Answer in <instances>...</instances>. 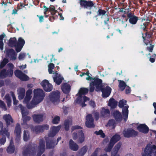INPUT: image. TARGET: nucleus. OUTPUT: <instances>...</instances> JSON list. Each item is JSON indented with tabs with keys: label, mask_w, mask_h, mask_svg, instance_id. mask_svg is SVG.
Returning <instances> with one entry per match:
<instances>
[{
	"label": "nucleus",
	"mask_w": 156,
	"mask_h": 156,
	"mask_svg": "<svg viewBox=\"0 0 156 156\" xmlns=\"http://www.w3.org/2000/svg\"><path fill=\"white\" fill-rule=\"evenodd\" d=\"M62 89L63 92L66 94L69 93L71 89V87L69 84L65 83L62 85Z\"/></svg>",
	"instance_id": "21"
},
{
	"label": "nucleus",
	"mask_w": 156,
	"mask_h": 156,
	"mask_svg": "<svg viewBox=\"0 0 156 156\" xmlns=\"http://www.w3.org/2000/svg\"><path fill=\"white\" fill-rule=\"evenodd\" d=\"M86 125L87 127L91 128L94 127L93 123L94 119L91 115H88L86 116Z\"/></svg>",
	"instance_id": "11"
},
{
	"label": "nucleus",
	"mask_w": 156,
	"mask_h": 156,
	"mask_svg": "<svg viewBox=\"0 0 156 156\" xmlns=\"http://www.w3.org/2000/svg\"><path fill=\"white\" fill-rule=\"evenodd\" d=\"M49 128L48 125H46L42 126H38L35 127L33 131L36 133L43 132L44 130L48 129Z\"/></svg>",
	"instance_id": "16"
},
{
	"label": "nucleus",
	"mask_w": 156,
	"mask_h": 156,
	"mask_svg": "<svg viewBox=\"0 0 156 156\" xmlns=\"http://www.w3.org/2000/svg\"><path fill=\"white\" fill-rule=\"evenodd\" d=\"M137 129L139 131L144 133H147L149 130L147 126L144 124H140L137 126Z\"/></svg>",
	"instance_id": "17"
},
{
	"label": "nucleus",
	"mask_w": 156,
	"mask_h": 156,
	"mask_svg": "<svg viewBox=\"0 0 156 156\" xmlns=\"http://www.w3.org/2000/svg\"><path fill=\"white\" fill-rule=\"evenodd\" d=\"M119 89L121 90L122 91L124 90L125 88L126 87V85L123 81L119 80Z\"/></svg>",
	"instance_id": "33"
},
{
	"label": "nucleus",
	"mask_w": 156,
	"mask_h": 156,
	"mask_svg": "<svg viewBox=\"0 0 156 156\" xmlns=\"http://www.w3.org/2000/svg\"><path fill=\"white\" fill-rule=\"evenodd\" d=\"M14 151V147L11 144H10L7 149V152L9 153H11L13 152Z\"/></svg>",
	"instance_id": "41"
},
{
	"label": "nucleus",
	"mask_w": 156,
	"mask_h": 156,
	"mask_svg": "<svg viewBox=\"0 0 156 156\" xmlns=\"http://www.w3.org/2000/svg\"><path fill=\"white\" fill-rule=\"evenodd\" d=\"M34 152V151L33 149L31 150V151H30V153L29 151H27V153L29 154L30 156H33Z\"/></svg>",
	"instance_id": "58"
},
{
	"label": "nucleus",
	"mask_w": 156,
	"mask_h": 156,
	"mask_svg": "<svg viewBox=\"0 0 156 156\" xmlns=\"http://www.w3.org/2000/svg\"><path fill=\"white\" fill-rule=\"evenodd\" d=\"M117 103V101L114 99L111 98L109 100L108 105L112 108H114L116 107Z\"/></svg>",
	"instance_id": "27"
},
{
	"label": "nucleus",
	"mask_w": 156,
	"mask_h": 156,
	"mask_svg": "<svg viewBox=\"0 0 156 156\" xmlns=\"http://www.w3.org/2000/svg\"><path fill=\"white\" fill-rule=\"evenodd\" d=\"M19 106L21 109L23 119L24 120L26 118V116H27V115L28 114V112L25 108H24L23 106L22 105H20Z\"/></svg>",
	"instance_id": "24"
},
{
	"label": "nucleus",
	"mask_w": 156,
	"mask_h": 156,
	"mask_svg": "<svg viewBox=\"0 0 156 156\" xmlns=\"http://www.w3.org/2000/svg\"><path fill=\"white\" fill-rule=\"evenodd\" d=\"M25 43L24 40L21 37H20L18 40V46L16 47V51L18 52L20 51Z\"/></svg>",
	"instance_id": "15"
},
{
	"label": "nucleus",
	"mask_w": 156,
	"mask_h": 156,
	"mask_svg": "<svg viewBox=\"0 0 156 156\" xmlns=\"http://www.w3.org/2000/svg\"><path fill=\"white\" fill-rule=\"evenodd\" d=\"M126 93L127 94H129L131 90L128 86H126Z\"/></svg>",
	"instance_id": "57"
},
{
	"label": "nucleus",
	"mask_w": 156,
	"mask_h": 156,
	"mask_svg": "<svg viewBox=\"0 0 156 156\" xmlns=\"http://www.w3.org/2000/svg\"><path fill=\"white\" fill-rule=\"evenodd\" d=\"M16 38L13 37L11 38L9 40V45L12 47L15 46L16 48V47L18 46V44L16 43Z\"/></svg>",
	"instance_id": "30"
},
{
	"label": "nucleus",
	"mask_w": 156,
	"mask_h": 156,
	"mask_svg": "<svg viewBox=\"0 0 156 156\" xmlns=\"http://www.w3.org/2000/svg\"><path fill=\"white\" fill-rule=\"evenodd\" d=\"M29 138V135L28 132L24 131L23 134V139L24 141H27Z\"/></svg>",
	"instance_id": "43"
},
{
	"label": "nucleus",
	"mask_w": 156,
	"mask_h": 156,
	"mask_svg": "<svg viewBox=\"0 0 156 156\" xmlns=\"http://www.w3.org/2000/svg\"><path fill=\"white\" fill-rule=\"evenodd\" d=\"M89 105L92 107L94 108L95 106V104L94 102L93 101H90L89 102Z\"/></svg>",
	"instance_id": "56"
},
{
	"label": "nucleus",
	"mask_w": 156,
	"mask_h": 156,
	"mask_svg": "<svg viewBox=\"0 0 156 156\" xmlns=\"http://www.w3.org/2000/svg\"><path fill=\"white\" fill-rule=\"evenodd\" d=\"M53 78L54 81L56 84L58 85H59L62 82L63 78L60 74H58L56 72L53 73Z\"/></svg>",
	"instance_id": "12"
},
{
	"label": "nucleus",
	"mask_w": 156,
	"mask_h": 156,
	"mask_svg": "<svg viewBox=\"0 0 156 156\" xmlns=\"http://www.w3.org/2000/svg\"><path fill=\"white\" fill-rule=\"evenodd\" d=\"M124 136L126 137H129L137 135L138 133L132 129H125L123 132Z\"/></svg>",
	"instance_id": "9"
},
{
	"label": "nucleus",
	"mask_w": 156,
	"mask_h": 156,
	"mask_svg": "<svg viewBox=\"0 0 156 156\" xmlns=\"http://www.w3.org/2000/svg\"><path fill=\"white\" fill-rule=\"evenodd\" d=\"M87 80H91V82L90 85V91L92 92L95 89L96 91H98L101 90L102 92V96L104 98H107L110 95L111 88L109 87H106L105 88L102 89L101 83L102 80L99 79H92L90 76L86 78Z\"/></svg>",
	"instance_id": "2"
},
{
	"label": "nucleus",
	"mask_w": 156,
	"mask_h": 156,
	"mask_svg": "<svg viewBox=\"0 0 156 156\" xmlns=\"http://www.w3.org/2000/svg\"><path fill=\"white\" fill-rule=\"evenodd\" d=\"M20 79L23 81H27L29 79V77L26 75L23 74Z\"/></svg>",
	"instance_id": "47"
},
{
	"label": "nucleus",
	"mask_w": 156,
	"mask_h": 156,
	"mask_svg": "<svg viewBox=\"0 0 156 156\" xmlns=\"http://www.w3.org/2000/svg\"><path fill=\"white\" fill-rule=\"evenodd\" d=\"M8 62V60L6 58H4L3 61L1 62L0 65V68H2Z\"/></svg>",
	"instance_id": "42"
},
{
	"label": "nucleus",
	"mask_w": 156,
	"mask_h": 156,
	"mask_svg": "<svg viewBox=\"0 0 156 156\" xmlns=\"http://www.w3.org/2000/svg\"><path fill=\"white\" fill-rule=\"evenodd\" d=\"M60 93L58 91L52 92L48 97V99L54 104H56L59 101Z\"/></svg>",
	"instance_id": "7"
},
{
	"label": "nucleus",
	"mask_w": 156,
	"mask_h": 156,
	"mask_svg": "<svg viewBox=\"0 0 156 156\" xmlns=\"http://www.w3.org/2000/svg\"><path fill=\"white\" fill-rule=\"evenodd\" d=\"M11 93L12 97L13 99L14 104V105H17L18 103V101L17 100H16L15 95L13 93L11 92Z\"/></svg>",
	"instance_id": "51"
},
{
	"label": "nucleus",
	"mask_w": 156,
	"mask_h": 156,
	"mask_svg": "<svg viewBox=\"0 0 156 156\" xmlns=\"http://www.w3.org/2000/svg\"><path fill=\"white\" fill-rule=\"evenodd\" d=\"M69 145L70 148L73 151H76L78 149V145L72 140H70L69 141Z\"/></svg>",
	"instance_id": "25"
},
{
	"label": "nucleus",
	"mask_w": 156,
	"mask_h": 156,
	"mask_svg": "<svg viewBox=\"0 0 156 156\" xmlns=\"http://www.w3.org/2000/svg\"><path fill=\"white\" fill-rule=\"evenodd\" d=\"M41 85L44 90L46 91H50L52 89V85L47 80H45L42 81L41 83Z\"/></svg>",
	"instance_id": "10"
},
{
	"label": "nucleus",
	"mask_w": 156,
	"mask_h": 156,
	"mask_svg": "<svg viewBox=\"0 0 156 156\" xmlns=\"http://www.w3.org/2000/svg\"><path fill=\"white\" fill-rule=\"evenodd\" d=\"M121 144L120 143H118L115 147L112 152H114L115 154H117V152L119 150L121 146Z\"/></svg>",
	"instance_id": "37"
},
{
	"label": "nucleus",
	"mask_w": 156,
	"mask_h": 156,
	"mask_svg": "<svg viewBox=\"0 0 156 156\" xmlns=\"http://www.w3.org/2000/svg\"><path fill=\"white\" fill-rule=\"evenodd\" d=\"M6 141L5 138H2L0 139V144L1 145H3Z\"/></svg>",
	"instance_id": "55"
},
{
	"label": "nucleus",
	"mask_w": 156,
	"mask_h": 156,
	"mask_svg": "<svg viewBox=\"0 0 156 156\" xmlns=\"http://www.w3.org/2000/svg\"><path fill=\"white\" fill-rule=\"evenodd\" d=\"M154 46L153 45H150V47H147V49L150 52H152V50L153 49Z\"/></svg>",
	"instance_id": "60"
},
{
	"label": "nucleus",
	"mask_w": 156,
	"mask_h": 156,
	"mask_svg": "<svg viewBox=\"0 0 156 156\" xmlns=\"http://www.w3.org/2000/svg\"><path fill=\"white\" fill-rule=\"evenodd\" d=\"M8 66L10 68V69L8 71L6 72V70L4 69L0 72V76L2 78H4L7 77H11L13 73V70L12 69L13 68V65L9 63L8 65Z\"/></svg>",
	"instance_id": "6"
},
{
	"label": "nucleus",
	"mask_w": 156,
	"mask_h": 156,
	"mask_svg": "<svg viewBox=\"0 0 156 156\" xmlns=\"http://www.w3.org/2000/svg\"><path fill=\"white\" fill-rule=\"evenodd\" d=\"M5 98L7 101L8 106H10L11 105V100L9 95V94H6Z\"/></svg>",
	"instance_id": "38"
},
{
	"label": "nucleus",
	"mask_w": 156,
	"mask_h": 156,
	"mask_svg": "<svg viewBox=\"0 0 156 156\" xmlns=\"http://www.w3.org/2000/svg\"><path fill=\"white\" fill-rule=\"evenodd\" d=\"M87 149V147L86 146L83 147L80 150L79 154L80 156H83L86 153Z\"/></svg>",
	"instance_id": "36"
},
{
	"label": "nucleus",
	"mask_w": 156,
	"mask_h": 156,
	"mask_svg": "<svg viewBox=\"0 0 156 156\" xmlns=\"http://www.w3.org/2000/svg\"><path fill=\"white\" fill-rule=\"evenodd\" d=\"M21 129L19 124H17L15 130V133L16 135V139L19 140L20 136Z\"/></svg>",
	"instance_id": "23"
},
{
	"label": "nucleus",
	"mask_w": 156,
	"mask_h": 156,
	"mask_svg": "<svg viewBox=\"0 0 156 156\" xmlns=\"http://www.w3.org/2000/svg\"><path fill=\"white\" fill-rule=\"evenodd\" d=\"M126 101L125 100H120L119 104V106L120 108H122V113L123 115L126 118H127L128 114V108L129 106L126 105Z\"/></svg>",
	"instance_id": "8"
},
{
	"label": "nucleus",
	"mask_w": 156,
	"mask_h": 156,
	"mask_svg": "<svg viewBox=\"0 0 156 156\" xmlns=\"http://www.w3.org/2000/svg\"><path fill=\"white\" fill-rule=\"evenodd\" d=\"M78 142L80 143H82L85 140V137L84 133L82 131H81L79 133L78 136Z\"/></svg>",
	"instance_id": "29"
},
{
	"label": "nucleus",
	"mask_w": 156,
	"mask_h": 156,
	"mask_svg": "<svg viewBox=\"0 0 156 156\" xmlns=\"http://www.w3.org/2000/svg\"><path fill=\"white\" fill-rule=\"evenodd\" d=\"M2 123L0 121V134L3 136H5L8 138H9L10 135L9 133L5 129H3Z\"/></svg>",
	"instance_id": "18"
},
{
	"label": "nucleus",
	"mask_w": 156,
	"mask_h": 156,
	"mask_svg": "<svg viewBox=\"0 0 156 156\" xmlns=\"http://www.w3.org/2000/svg\"><path fill=\"white\" fill-rule=\"evenodd\" d=\"M114 115L115 119L118 121H119L122 118L121 113L119 111H116L114 113Z\"/></svg>",
	"instance_id": "35"
},
{
	"label": "nucleus",
	"mask_w": 156,
	"mask_h": 156,
	"mask_svg": "<svg viewBox=\"0 0 156 156\" xmlns=\"http://www.w3.org/2000/svg\"><path fill=\"white\" fill-rule=\"evenodd\" d=\"M95 133L97 135H100V137L102 138H104L105 136V133L101 130H100L99 131H95Z\"/></svg>",
	"instance_id": "39"
},
{
	"label": "nucleus",
	"mask_w": 156,
	"mask_h": 156,
	"mask_svg": "<svg viewBox=\"0 0 156 156\" xmlns=\"http://www.w3.org/2000/svg\"><path fill=\"white\" fill-rule=\"evenodd\" d=\"M7 55L11 60H15L16 58L17 54L14 50L9 49L6 51Z\"/></svg>",
	"instance_id": "14"
},
{
	"label": "nucleus",
	"mask_w": 156,
	"mask_h": 156,
	"mask_svg": "<svg viewBox=\"0 0 156 156\" xmlns=\"http://www.w3.org/2000/svg\"><path fill=\"white\" fill-rule=\"evenodd\" d=\"M78 135L76 133H74L73 134V138L74 140H76L78 138Z\"/></svg>",
	"instance_id": "59"
},
{
	"label": "nucleus",
	"mask_w": 156,
	"mask_h": 156,
	"mask_svg": "<svg viewBox=\"0 0 156 156\" xmlns=\"http://www.w3.org/2000/svg\"><path fill=\"white\" fill-rule=\"evenodd\" d=\"M48 10L52 12L54 14L55 12L56 11L55 9V7L54 6H51L48 8Z\"/></svg>",
	"instance_id": "53"
},
{
	"label": "nucleus",
	"mask_w": 156,
	"mask_h": 156,
	"mask_svg": "<svg viewBox=\"0 0 156 156\" xmlns=\"http://www.w3.org/2000/svg\"><path fill=\"white\" fill-rule=\"evenodd\" d=\"M71 124V121H66L65 123V129L66 130H68L69 128V125Z\"/></svg>",
	"instance_id": "46"
},
{
	"label": "nucleus",
	"mask_w": 156,
	"mask_h": 156,
	"mask_svg": "<svg viewBox=\"0 0 156 156\" xmlns=\"http://www.w3.org/2000/svg\"><path fill=\"white\" fill-rule=\"evenodd\" d=\"M88 89L87 88H82L80 90L78 93L77 94V95H79V98H78L76 101V102L77 103L80 104L82 107H83L86 106V105L84 103L89 100V98L85 96H84L83 98H81V100L80 101L79 99L81 98V95L82 94H86L88 93Z\"/></svg>",
	"instance_id": "4"
},
{
	"label": "nucleus",
	"mask_w": 156,
	"mask_h": 156,
	"mask_svg": "<svg viewBox=\"0 0 156 156\" xmlns=\"http://www.w3.org/2000/svg\"><path fill=\"white\" fill-rule=\"evenodd\" d=\"M153 105L154 107V108L155 109V110L154 111V113L156 115V103L154 102L153 104Z\"/></svg>",
	"instance_id": "63"
},
{
	"label": "nucleus",
	"mask_w": 156,
	"mask_h": 156,
	"mask_svg": "<svg viewBox=\"0 0 156 156\" xmlns=\"http://www.w3.org/2000/svg\"><path fill=\"white\" fill-rule=\"evenodd\" d=\"M4 119L5 120L8 126L11 123L13 122V120L11 116L9 115H6L3 117Z\"/></svg>",
	"instance_id": "26"
},
{
	"label": "nucleus",
	"mask_w": 156,
	"mask_h": 156,
	"mask_svg": "<svg viewBox=\"0 0 156 156\" xmlns=\"http://www.w3.org/2000/svg\"><path fill=\"white\" fill-rule=\"evenodd\" d=\"M34 96L31 101L32 98V90L29 89L26 93V96L23 101L24 104L26 105L28 109H31L37 104L41 102L45 96L43 90L41 89H37L34 90Z\"/></svg>",
	"instance_id": "1"
},
{
	"label": "nucleus",
	"mask_w": 156,
	"mask_h": 156,
	"mask_svg": "<svg viewBox=\"0 0 156 156\" xmlns=\"http://www.w3.org/2000/svg\"><path fill=\"white\" fill-rule=\"evenodd\" d=\"M33 118L34 121L36 122H39L43 120V116L42 115H34Z\"/></svg>",
	"instance_id": "28"
},
{
	"label": "nucleus",
	"mask_w": 156,
	"mask_h": 156,
	"mask_svg": "<svg viewBox=\"0 0 156 156\" xmlns=\"http://www.w3.org/2000/svg\"><path fill=\"white\" fill-rule=\"evenodd\" d=\"M0 106H1L2 108H3L4 110H6V108L5 105V104L4 102L1 100H0Z\"/></svg>",
	"instance_id": "52"
},
{
	"label": "nucleus",
	"mask_w": 156,
	"mask_h": 156,
	"mask_svg": "<svg viewBox=\"0 0 156 156\" xmlns=\"http://www.w3.org/2000/svg\"><path fill=\"white\" fill-rule=\"evenodd\" d=\"M15 76L19 78V79L21 78V77L23 74L21 71L19 70H16L14 72Z\"/></svg>",
	"instance_id": "40"
},
{
	"label": "nucleus",
	"mask_w": 156,
	"mask_h": 156,
	"mask_svg": "<svg viewBox=\"0 0 156 156\" xmlns=\"http://www.w3.org/2000/svg\"><path fill=\"white\" fill-rule=\"evenodd\" d=\"M115 123V121L113 120H111L109 121L106 126H107L110 127L112 128L114 127V126Z\"/></svg>",
	"instance_id": "45"
},
{
	"label": "nucleus",
	"mask_w": 156,
	"mask_h": 156,
	"mask_svg": "<svg viewBox=\"0 0 156 156\" xmlns=\"http://www.w3.org/2000/svg\"><path fill=\"white\" fill-rule=\"evenodd\" d=\"M98 12L99 13V15H103L105 14L106 12L105 11L101 9L99 10Z\"/></svg>",
	"instance_id": "54"
},
{
	"label": "nucleus",
	"mask_w": 156,
	"mask_h": 156,
	"mask_svg": "<svg viewBox=\"0 0 156 156\" xmlns=\"http://www.w3.org/2000/svg\"><path fill=\"white\" fill-rule=\"evenodd\" d=\"M111 156H120L117 154H115L114 152H112V153Z\"/></svg>",
	"instance_id": "64"
},
{
	"label": "nucleus",
	"mask_w": 156,
	"mask_h": 156,
	"mask_svg": "<svg viewBox=\"0 0 156 156\" xmlns=\"http://www.w3.org/2000/svg\"><path fill=\"white\" fill-rule=\"evenodd\" d=\"M39 151L41 152V153L37 155V156H40L41 154L44 151V144L43 141H40V145L38 147Z\"/></svg>",
	"instance_id": "32"
},
{
	"label": "nucleus",
	"mask_w": 156,
	"mask_h": 156,
	"mask_svg": "<svg viewBox=\"0 0 156 156\" xmlns=\"http://www.w3.org/2000/svg\"><path fill=\"white\" fill-rule=\"evenodd\" d=\"M54 67V65L53 63H50L48 66V70L50 74L52 73V69Z\"/></svg>",
	"instance_id": "44"
},
{
	"label": "nucleus",
	"mask_w": 156,
	"mask_h": 156,
	"mask_svg": "<svg viewBox=\"0 0 156 156\" xmlns=\"http://www.w3.org/2000/svg\"><path fill=\"white\" fill-rule=\"evenodd\" d=\"M142 156H156V146L148 144L143 149Z\"/></svg>",
	"instance_id": "3"
},
{
	"label": "nucleus",
	"mask_w": 156,
	"mask_h": 156,
	"mask_svg": "<svg viewBox=\"0 0 156 156\" xmlns=\"http://www.w3.org/2000/svg\"><path fill=\"white\" fill-rule=\"evenodd\" d=\"M128 17L129 18V21L130 23L133 24H135L136 23L138 20L137 17L131 13L128 14Z\"/></svg>",
	"instance_id": "19"
},
{
	"label": "nucleus",
	"mask_w": 156,
	"mask_h": 156,
	"mask_svg": "<svg viewBox=\"0 0 156 156\" xmlns=\"http://www.w3.org/2000/svg\"><path fill=\"white\" fill-rule=\"evenodd\" d=\"M102 115L104 117L108 116L110 113L109 111L107 109L102 108L101 111Z\"/></svg>",
	"instance_id": "31"
},
{
	"label": "nucleus",
	"mask_w": 156,
	"mask_h": 156,
	"mask_svg": "<svg viewBox=\"0 0 156 156\" xmlns=\"http://www.w3.org/2000/svg\"><path fill=\"white\" fill-rule=\"evenodd\" d=\"M3 44L2 40H0V48L1 50H3Z\"/></svg>",
	"instance_id": "61"
},
{
	"label": "nucleus",
	"mask_w": 156,
	"mask_h": 156,
	"mask_svg": "<svg viewBox=\"0 0 156 156\" xmlns=\"http://www.w3.org/2000/svg\"><path fill=\"white\" fill-rule=\"evenodd\" d=\"M101 151L100 148H97L95 150L91 156H97L98 153Z\"/></svg>",
	"instance_id": "48"
},
{
	"label": "nucleus",
	"mask_w": 156,
	"mask_h": 156,
	"mask_svg": "<svg viewBox=\"0 0 156 156\" xmlns=\"http://www.w3.org/2000/svg\"><path fill=\"white\" fill-rule=\"evenodd\" d=\"M60 120V118L58 116L55 117L52 120V122L54 124L58 123Z\"/></svg>",
	"instance_id": "49"
},
{
	"label": "nucleus",
	"mask_w": 156,
	"mask_h": 156,
	"mask_svg": "<svg viewBox=\"0 0 156 156\" xmlns=\"http://www.w3.org/2000/svg\"><path fill=\"white\" fill-rule=\"evenodd\" d=\"M17 92L19 99L22 100L24 98L25 93V89L23 88H20L18 89Z\"/></svg>",
	"instance_id": "22"
},
{
	"label": "nucleus",
	"mask_w": 156,
	"mask_h": 156,
	"mask_svg": "<svg viewBox=\"0 0 156 156\" xmlns=\"http://www.w3.org/2000/svg\"><path fill=\"white\" fill-rule=\"evenodd\" d=\"M26 54L24 53H20L18 57L19 60H23L25 58Z\"/></svg>",
	"instance_id": "50"
},
{
	"label": "nucleus",
	"mask_w": 156,
	"mask_h": 156,
	"mask_svg": "<svg viewBox=\"0 0 156 156\" xmlns=\"http://www.w3.org/2000/svg\"><path fill=\"white\" fill-rule=\"evenodd\" d=\"M80 4L82 6H84L86 8L91 7L94 5L92 2L89 1H80Z\"/></svg>",
	"instance_id": "20"
},
{
	"label": "nucleus",
	"mask_w": 156,
	"mask_h": 156,
	"mask_svg": "<svg viewBox=\"0 0 156 156\" xmlns=\"http://www.w3.org/2000/svg\"><path fill=\"white\" fill-rule=\"evenodd\" d=\"M61 128L60 126L52 127L50 131L48 133L49 137H52L55 135L59 131Z\"/></svg>",
	"instance_id": "13"
},
{
	"label": "nucleus",
	"mask_w": 156,
	"mask_h": 156,
	"mask_svg": "<svg viewBox=\"0 0 156 156\" xmlns=\"http://www.w3.org/2000/svg\"><path fill=\"white\" fill-rule=\"evenodd\" d=\"M121 138L120 136L118 134L114 135L111 139L108 145L105 148V151L107 152L110 151L114 144Z\"/></svg>",
	"instance_id": "5"
},
{
	"label": "nucleus",
	"mask_w": 156,
	"mask_h": 156,
	"mask_svg": "<svg viewBox=\"0 0 156 156\" xmlns=\"http://www.w3.org/2000/svg\"><path fill=\"white\" fill-rule=\"evenodd\" d=\"M81 128V127L79 126H74L72 127V130H74L75 129H79Z\"/></svg>",
	"instance_id": "62"
},
{
	"label": "nucleus",
	"mask_w": 156,
	"mask_h": 156,
	"mask_svg": "<svg viewBox=\"0 0 156 156\" xmlns=\"http://www.w3.org/2000/svg\"><path fill=\"white\" fill-rule=\"evenodd\" d=\"M46 141L47 143V147L48 148H51L55 146L57 144V143L55 144H54V142L52 141H51L50 142L48 141L47 139H46Z\"/></svg>",
	"instance_id": "34"
}]
</instances>
